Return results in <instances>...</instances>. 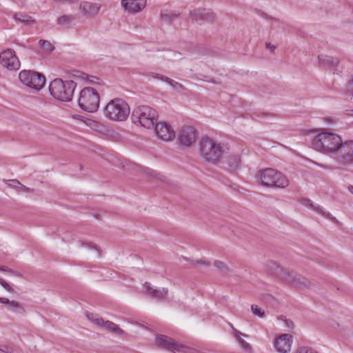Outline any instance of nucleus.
Listing matches in <instances>:
<instances>
[{
  "label": "nucleus",
  "mask_w": 353,
  "mask_h": 353,
  "mask_svg": "<svg viewBox=\"0 0 353 353\" xmlns=\"http://www.w3.org/2000/svg\"><path fill=\"white\" fill-rule=\"evenodd\" d=\"M92 252V256L94 259H99L101 257L102 250L101 248L92 242H90V252Z\"/></svg>",
  "instance_id": "27"
},
{
  "label": "nucleus",
  "mask_w": 353,
  "mask_h": 353,
  "mask_svg": "<svg viewBox=\"0 0 353 353\" xmlns=\"http://www.w3.org/2000/svg\"><path fill=\"white\" fill-rule=\"evenodd\" d=\"M102 149L99 147L98 145H97L95 143H91L90 141V155L91 154H97V155H102Z\"/></svg>",
  "instance_id": "34"
},
{
  "label": "nucleus",
  "mask_w": 353,
  "mask_h": 353,
  "mask_svg": "<svg viewBox=\"0 0 353 353\" xmlns=\"http://www.w3.org/2000/svg\"><path fill=\"white\" fill-rule=\"evenodd\" d=\"M157 112L147 105L136 108L132 112L131 119L135 124L139 123L145 128H153L157 121Z\"/></svg>",
  "instance_id": "4"
},
{
  "label": "nucleus",
  "mask_w": 353,
  "mask_h": 353,
  "mask_svg": "<svg viewBox=\"0 0 353 353\" xmlns=\"http://www.w3.org/2000/svg\"><path fill=\"white\" fill-rule=\"evenodd\" d=\"M17 192H34V189H32V188H30L24 185H23L22 183H20V185H19L18 187V190H17Z\"/></svg>",
  "instance_id": "39"
},
{
  "label": "nucleus",
  "mask_w": 353,
  "mask_h": 353,
  "mask_svg": "<svg viewBox=\"0 0 353 353\" xmlns=\"http://www.w3.org/2000/svg\"><path fill=\"white\" fill-rule=\"evenodd\" d=\"M92 214V216L97 220H101V215L97 213L95 211H93L92 212H90V215Z\"/></svg>",
  "instance_id": "46"
},
{
  "label": "nucleus",
  "mask_w": 353,
  "mask_h": 353,
  "mask_svg": "<svg viewBox=\"0 0 353 353\" xmlns=\"http://www.w3.org/2000/svg\"><path fill=\"white\" fill-rule=\"evenodd\" d=\"M292 336L290 334L279 335L274 341V345L279 353H288L291 350Z\"/></svg>",
  "instance_id": "16"
},
{
  "label": "nucleus",
  "mask_w": 353,
  "mask_h": 353,
  "mask_svg": "<svg viewBox=\"0 0 353 353\" xmlns=\"http://www.w3.org/2000/svg\"><path fill=\"white\" fill-rule=\"evenodd\" d=\"M179 16V14H176L172 12H161V17L163 20L166 21H170L173 20L174 19L177 18Z\"/></svg>",
  "instance_id": "32"
},
{
  "label": "nucleus",
  "mask_w": 353,
  "mask_h": 353,
  "mask_svg": "<svg viewBox=\"0 0 353 353\" xmlns=\"http://www.w3.org/2000/svg\"><path fill=\"white\" fill-rule=\"evenodd\" d=\"M251 311L254 316H257L260 318H263L265 316V311L257 305H252Z\"/></svg>",
  "instance_id": "31"
},
{
  "label": "nucleus",
  "mask_w": 353,
  "mask_h": 353,
  "mask_svg": "<svg viewBox=\"0 0 353 353\" xmlns=\"http://www.w3.org/2000/svg\"><path fill=\"white\" fill-rule=\"evenodd\" d=\"M13 19L16 22L21 23L29 27H31L36 23V20L32 17L21 12L14 13Z\"/></svg>",
  "instance_id": "22"
},
{
  "label": "nucleus",
  "mask_w": 353,
  "mask_h": 353,
  "mask_svg": "<svg viewBox=\"0 0 353 353\" xmlns=\"http://www.w3.org/2000/svg\"><path fill=\"white\" fill-rule=\"evenodd\" d=\"M11 301L5 297H0V303L6 305L7 307L9 305Z\"/></svg>",
  "instance_id": "45"
},
{
  "label": "nucleus",
  "mask_w": 353,
  "mask_h": 353,
  "mask_svg": "<svg viewBox=\"0 0 353 353\" xmlns=\"http://www.w3.org/2000/svg\"><path fill=\"white\" fill-rule=\"evenodd\" d=\"M77 83L72 80L63 81L57 78L52 80L49 85L51 96L62 102H70L72 99Z\"/></svg>",
  "instance_id": "3"
},
{
  "label": "nucleus",
  "mask_w": 353,
  "mask_h": 353,
  "mask_svg": "<svg viewBox=\"0 0 353 353\" xmlns=\"http://www.w3.org/2000/svg\"><path fill=\"white\" fill-rule=\"evenodd\" d=\"M143 287L145 288L144 294L148 296L152 299H157L158 301H161L164 299L168 293V289L166 288H162L161 289L153 288L150 283L148 282H145L143 284Z\"/></svg>",
  "instance_id": "18"
},
{
  "label": "nucleus",
  "mask_w": 353,
  "mask_h": 353,
  "mask_svg": "<svg viewBox=\"0 0 353 353\" xmlns=\"http://www.w3.org/2000/svg\"><path fill=\"white\" fill-rule=\"evenodd\" d=\"M266 48L270 50L272 52L275 50L276 47L271 44L270 42L265 43Z\"/></svg>",
  "instance_id": "47"
},
{
  "label": "nucleus",
  "mask_w": 353,
  "mask_h": 353,
  "mask_svg": "<svg viewBox=\"0 0 353 353\" xmlns=\"http://www.w3.org/2000/svg\"><path fill=\"white\" fill-rule=\"evenodd\" d=\"M348 190L353 194V186H352V185L349 186Z\"/></svg>",
  "instance_id": "54"
},
{
  "label": "nucleus",
  "mask_w": 353,
  "mask_h": 353,
  "mask_svg": "<svg viewBox=\"0 0 353 353\" xmlns=\"http://www.w3.org/2000/svg\"><path fill=\"white\" fill-rule=\"evenodd\" d=\"M90 321H92L97 326L103 327L107 331L117 335H122L124 331L121 330L117 324L107 321H104L101 318H95L93 314L90 313Z\"/></svg>",
  "instance_id": "14"
},
{
  "label": "nucleus",
  "mask_w": 353,
  "mask_h": 353,
  "mask_svg": "<svg viewBox=\"0 0 353 353\" xmlns=\"http://www.w3.org/2000/svg\"><path fill=\"white\" fill-rule=\"evenodd\" d=\"M0 271L8 272H14V270L10 269V268H8V267H6V266L0 267Z\"/></svg>",
  "instance_id": "48"
},
{
  "label": "nucleus",
  "mask_w": 353,
  "mask_h": 353,
  "mask_svg": "<svg viewBox=\"0 0 353 353\" xmlns=\"http://www.w3.org/2000/svg\"><path fill=\"white\" fill-rule=\"evenodd\" d=\"M0 284L8 292H13V288L5 281L0 278Z\"/></svg>",
  "instance_id": "41"
},
{
  "label": "nucleus",
  "mask_w": 353,
  "mask_h": 353,
  "mask_svg": "<svg viewBox=\"0 0 353 353\" xmlns=\"http://www.w3.org/2000/svg\"><path fill=\"white\" fill-rule=\"evenodd\" d=\"M90 129L98 132H102L104 131L105 127L102 123L90 119Z\"/></svg>",
  "instance_id": "29"
},
{
  "label": "nucleus",
  "mask_w": 353,
  "mask_h": 353,
  "mask_svg": "<svg viewBox=\"0 0 353 353\" xmlns=\"http://www.w3.org/2000/svg\"><path fill=\"white\" fill-rule=\"evenodd\" d=\"M11 274L17 276H21L22 275L19 272H17V271H14V272H10Z\"/></svg>",
  "instance_id": "52"
},
{
  "label": "nucleus",
  "mask_w": 353,
  "mask_h": 353,
  "mask_svg": "<svg viewBox=\"0 0 353 353\" xmlns=\"http://www.w3.org/2000/svg\"><path fill=\"white\" fill-rule=\"evenodd\" d=\"M39 45L43 50L48 52H50L54 50V46L49 41L40 40Z\"/></svg>",
  "instance_id": "33"
},
{
  "label": "nucleus",
  "mask_w": 353,
  "mask_h": 353,
  "mask_svg": "<svg viewBox=\"0 0 353 353\" xmlns=\"http://www.w3.org/2000/svg\"><path fill=\"white\" fill-rule=\"evenodd\" d=\"M232 334L236 338V339L238 341L239 343L240 344L242 349H243L245 352H250L252 351V346L250 344L247 343L245 340H243L241 336L248 337V336L245 334H243L240 331L237 330L236 328L233 327L232 324H230Z\"/></svg>",
  "instance_id": "23"
},
{
  "label": "nucleus",
  "mask_w": 353,
  "mask_h": 353,
  "mask_svg": "<svg viewBox=\"0 0 353 353\" xmlns=\"http://www.w3.org/2000/svg\"><path fill=\"white\" fill-rule=\"evenodd\" d=\"M261 184L268 188H285L289 185V181L281 172L267 168L260 172Z\"/></svg>",
  "instance_id": "6"
},
{
  "label": "nucleus",
  "mask_w": 353,
  "mask_h": 353,
  "mask_svg": "<svg viewBox=\"0 0 353 353\" xmlns=\"http://www.w3.org/2000/svg\"><path fill=\"white\" fill-rule=\"evenodd\" d=\"M301 202L303 205L310 208L312 210L317 212L319 214L331 220L332 221L338 222L337 219L334 216H333L330 212L324 210L321 206L319 205H315L311 200L308 199H302L301 200Z\"/></svg>",
  "instance_id": "19"
},
{
  "label": "nucleus",
  "mask_w": 353,
  "mask_h": 353,
  "mask_svg": "<svg viewBox=\"0 0 353 353\" xmlns=\"http://www.w3.org/2000/svg\"><path fill=\"white\" fill-rule=\"evenodd\" d=\"M85 316H88V312H85Z\"/></svg>",
  "instance_id": "55"
},
{
  "label": "nucleus",
  "mask_w": 353,
  "mask_h": 353,
  "mask_svg": "<svg viewBox=\"0 0 353 353\" xmlns=\"http://www.w3.org/2000/svg\"><path fill=\"white\" fill-rule=\"evenodd\" d=\"M318 58L319 65L325 68L334 69L337 67L339 63V59L338 58L327 55H319Z\"/></svg>",
  "instance_id": "21"
},
{
  "label": "nucleus",
  "mask_w": 353,
  "mask_h": 353,
  "mask_svg": "<svg viewBox=\"0 0 353 353\" xmlns=\"http://www.w3.org/2000/svg\"><path fill=\"white\" fill-rule=\"evenodd\" d=\"M19 79L22 84L36 91L41 90L46 83L44 75L33 70H21Z\"/></svg>",
  "instance_id": "7"
},
{
  "label": "nucleus",
  "mask_w": 353,
  "mask_h": 353,
  "mask_svg": "<svg viewBox=\"0 0 353 353\" xmlns=\"http://www.w3.org/2000/svg\"><path fill=\"white\" fill-rule=\"evenodd\" d=\"M334 160L341 166L353 165V141L343 142Z\"/></svg>",
  "instance_id": "9"
},
{
  "label": "nucleus",
  "mask_w": 353,
  "mask_h": 353,
  "mask_svg": "<svg viewBox=\"0 0 353 353\" xmlns=\"http://www.w3.org/2000/svg\"><path fill=\"white\" fill-rule=\"evenodd\" d=\"M283 279L288 285L296 288H309L310 282L304 276L294 272H285Z\"/></svg>",
  "instance_id": "12"
},
{
  "label": "nucleus",
  "mask_w": 353,
  "mask_h": 353,
  "mask_svg": "<svg viewBox=\"0 0 353 353\" xmlns=\"http://www.w3.org/2000/svg\"><path fill=\"white\" fill-rule=\"evenodd\" d=\"M199 154L207 162L216 163L228 152L223 144L207 137L199 140Z\"/></svg>",
  "instance_id": "2"
},
{
  "label": "nucleus",
  "mask_w": 353,
  "mask_h": 353,
  "mask_svg": "<svg viewBox=\"0 0 353 353\" xmlns=\"http://www.w3.org/2000/svg\"><path fill=\"white\" fill-rule=\"evenodd\" d=\"M5 183L8 187L14 189L16 191L18 190V187L20 185V182L17 179L6 180Z\"/></svg>",
  "instance_id": "35"
},
{
  "label": "nucleus",
  "mask_w": 353,
  "mask_h": 353,
  "mask_svg": "<svg viewBox=\"0 0 353 353\" xmlns=\"http://www.w3.org/2000/svg\"><path fill=\"white\" fill-rule=\"evenodd\" d=\"M155 345L160 348L167 350L173 353H185L186 347L175 342L172 339L163 334L155 338Z\"/></svg>",
  "instance_id": "10"
},
{
  "label": "nucleus",
  "mask_w": 353,
  "mask_h": 353,
  "mask_svg": "<svg viewBox=\"0 0 353 353\" xmlns=\"http://www.w3.org/2000/svg\"><path fill=\"white\" fill-rule=\"evenodd\" d=\"M257 116L259 118H261V119L265 120V119H269L270 117H273L274 114H270V113H267V112H261V113L259 114Z\"/></svg>",
  "instance_id": "42"
},
{
  "label": "nucleus",
  "mask_w": 353,
  "mask_h": 353,
  "mask_svg": "<svg viewBox=\"0 0 353 353\" xmlns=\"http://www.w3.org/2000/svg\"><path fill=\"white\" fill-rule=\"evenodd\" d=\"M285 323L288 327H290V328L293 327V323L291 321H285Z\"/></svg>",
  "instance_id": "50"
},
{
  "label": "nucleus",
  "mask_w": 353,
  "mask_h": 353,
  "mask_svg": "<svg viewBox=\"0 0 353 353\" xmlns=\"http://www.w3.org/2000/svg\"><path fill=\"white\" fill-rule=\"evenodd\" d=\"M74 118H75L78 120H80L81 121H83V123H86V120L83 117H81L80 115H74Z\"/></svg>",
  "instance_id": "49"
},
{
  "label": "nucleus",
  "mask_w": 353,
  "mask_h": 353,
  "mask_svg": "<svg viewBox=\"0 0 353 353\" xmlns=\"http://www.w3.org/2000/svg\"><path fill=\"white\" fill-rule=\"evenodd\" d=\"M148 76L152 77L155 79H158L162 81L167 82L173 89L176 91H180L183 90V85L165 76H163L159 74L151 72L148 74Z\"/></svg>",
  "instance_id": "24"
},
{
  "label": "nucleus",
  "mask_w": 353,
  "mask_h": 353,
  "mask_svg": "<svg viewBox=\"0 0 353 353\" xmlns=\"http://www.w3.org/2000/svg\"><path fill=\"white\" fill-rule=\"evenodd\" d=\"M155 132L157 135L163 141H170L175 137V132L170 125L165 122L156 123Z\"/></svg>",
  "instance_id": "17"
},
{
  "label": "nucleus",
  "mask_w": 353,
  "mask_h": 353,
  "mask_svg": "<svg viewBox=\"0 0 353 353\" xmlns=\"http://www.w3.org/2000/svg\"><path fill=\"white\" fill-rule=\"evenodd\" d=\"M104 91V84L99 78L90 75V113L97 111L100 103V93Z\"/></svg>",
  "instance_id": "8"
},
{
  "label": "nucleus",
  "mask_w": 353,
  "mask_h": 353,
  "mask_svg": "<svg viewBox=\"0 0 353 353\" xmlns=\"http://www.w3.org/2000/svg\"><path fill=\"white\" fill-rule=\"evenodd\" d=\"M196 137V131L193 128L188 126L181 130L178 140L180 145L190 147L195 143Z\"/></svg>",
  "instance_id": "15"
},
{
  "label": "nucleus",
  "mask_w": 353,
  "mask_h": 353,
  "mask_svg": "<svg viewBox=\"0 0 353 353\" xmlns=\"http://www.w3.org/2000/svg\"><path fill=\"white\" fill-rule=\"evenodd\" d=\"M314 132L316 134L312 140L313 148L334 159L343 143L341 137L325 130H317Z\"/></svg>",
  "instance_id": "1"
},
{
  "label": "nucleus",
  "mask_w": 353,
  "mask_h": 353,
  "mask_svg": "<svg viewBox=\"0 0 353 353\" xmlns=\"http://www.w3.org/2000/svg\"><path fill=\"white\" fill-rule=\"evenodd\" d=\"M146 0H121V6L124 12L128 14L140 12L146 6Z\"/></svg>",
  "instance_id": "13"
},
{
  "label": "nucleus",
  "mask_w": 353,
  "mask_h": 353,
  "mask_svg": "<svg viewBox=\"0 0 353 353\" xmlns=\"http://www.w3.org/2000/svg\"><path fill=\"white\" fill-rule=\"evenodd\" d=\"M197 263H202V264H204V265H208L209 263L208 261H205L204 260H200V261H197Z\"/></svg>",
  "instance_id": "51"
},
{
  "label": "nucleus",
  "mask_w": 353,
  "mask_h": 353,
  "mask_svg": "<svg viewBox=\"0 0 353 353\" xmlns=\"http://www.w3.org/2000/svg\"><path fill=\"white\" fill-rule=\"evenodd\" d=\"M346 114L349 116H353V110H347Z\"/></svg>",
  "instance_id": "53"
},
{
  "label": "nucleus",
  "mask_w": 353,
  "mask_h": 353,
  "mask_svg": "<svg viewBox=\"0 0 353 353\" xmlns=\"http://www.w3.org/2000/svg\"><path fill=\"white\" fill-rule=\"evenodd\" d=\"M240 162V159L238 157H234L233 159H231V161L230 163L231 166H234V168H237L239 166Z\"/></svg>",
  "instance_id": "43"
},
{
  "label": "nucleus",
  "mask_w": 353,
  "mask_h": 353,
  "mask_svg": "<svg viewBox=\"0 0 353 353\" xmlns=\"http://www.w3.org/2000/svg\"><path fill=\"white\" fill-rule=\"evenodd\" d=\"M128 104L122 99L115 98L106 105L105 116L110 120L123 121L127 119L130 114Z\"/></svg>",
  "instance_id": "5"
},
{
  "label": "nucleus",
  "mask_w": 353,
  "mask_h": 353,
  "mask_svg": "<svg viewBox=\"0 0 353 353\" xmlns=\"http://www.w3.org/2000/svg\"><path fill=\"white\" fill-rule=\"evenodd\" d=\"M78 105L83 111H88V88H84L80 92Z\"/></svg>",
  "instance_id": "25"
},
{
  "label": "nucleus",
  "mask_w": 353,
  "mask_h": 353,
  "mask_svg": "<svg viewBox=\"0 0 353 353\" xmlns=\"http://www.w3.org/2000/svg\"><path fill=\"white\" fill-rule=\"evenodd\" d=\"M213 265L222 274H226L230 272L229 267L221 261H215Z\"/></svg>",
  "instance_id": "28"
},
{
  "label": "nucleus",
  "mask_w": 353,
  "mask_h": 353,
  "mask_svg": "<svg viewBox=\"0 0 353 353\" xmlns=\"http://www.w3.org/2000/svg\"><path fill=\"white\" fill-rule=\"evenodd\" d=\"M88 3L86 1L81 2L79 6V10L83 15H86L88 13Z\"/></svg>",
  "instance_id": "38"
},
{
  "label": "nucleus",
  "mask_w": 353,
  "mask_h": 353,
  "mask_svg": "<svg viewBox=\"0 0 353 353\" xmlns=\"http://www.w3.org/2000/svg\"><path fill=\"white\" fill-rule=\"evenodd\" d=\"M14 348L12 346L3 345L0 346V353H12Z\"/></svg>",
  "instance_id": "40"
},
{
  "label": "nucleus",
  "mask_w": 353,
  "mask_h": 353,
  "mask_svg": "<svg viewBox=\"0 0 353 353\" xmlns=\"http://www.w3.org/2000/svg\"><path fill=\"white\" fill-rule=\"evenodd\" d=\"M73 21V16L68 14L62 15L57 19V24L63 28H68Z\"/></svg>",
  "instance_id": "26"
},
{
  "label": "nucleus",
  "mask_w": 353,
  "mask_h": 353,
  "mask_svg": "<svg viewBox=\"0 0 353 353\" xmlns=\"http://www.w3.org/2000/svg\"><path fill=\"white\" fill-rule=\"evenodd\" d=\"M7 308L15 312H21L23 310L22 305L16 301H11Z\"/></svg>",
  "instance_id": "30"
},
{
  "label": "nucleus",
  "mask_w": 353,
  "mask_h": 353,
  "mask_svg": "<svg viewBox=\"0 0 353 353\" xmlns=\"http://www.w3.org/2000/svg\"><path fill=\"white\" fill-rule=\"evenodd\" d=\"M346 94L350 96H353V79L350 81L348 83V88L347 89Z\"/></svg>",
  "instance_id": "44"
},
{
  "label": "nucleus",
  "mask_w": 353,
  "mask_h": 353,
  "mask_svg": "<svg viewBox=\"0 0 353 353\" xmlns=\"http://www.w3.org/2000/svg\"><path fill=\"white\" fill-rule=\"evenodd\" d=\"M0 64L10 71L18 70L21 65L15 52L11 49H8L0 53Z\"/></svg>",
  "instance_id": "11"
},
{
  "label": "nucleus",
  "mask_w": 353,
  "mask_h": 353,
  "mask_svg": "<svg viewBox=\"0 0 353 353\" xmlns=\"http://www.w3.org/2000/svg\"><path fill=\"white\" fill-rule=\"evenodd\" d=\"M190 17L192 21H206L212 22L214 19V14L212 12H205L201 10H192L190 12Z\"/></svg>",
  "instance_id": "20"
},
{
  "label": "nucleus",
  "mask_w": 353,
  "mask_h": 353,
  "mask_svg": "<svg viewBox=\"0 0 353 353\" xmlns=\"http://www.w3.org/2000/svg\"><path fill=\"white\" fill-rule=\"evenodd\" d=\"M72 75L74 78L82 80H87L88 79V74L81 71H74Z\"/></svg>",
  "instance_id": "36"
},
{
  "label": "nucleus",
  "mask_w": 353,
  "mask_h": 353,
  "mask_svg": "<svg viewBox=\"0 0 353 353\" xmlns=\"http://www.w3.org/2000/svg\"><path fill=\"white\" fill-rule=\"evenodd\" d=\"M101 8V6L97 3L90 4V15L97 14Z\"/></svg>",
  "instance_id": "37"
}]
</instances>
